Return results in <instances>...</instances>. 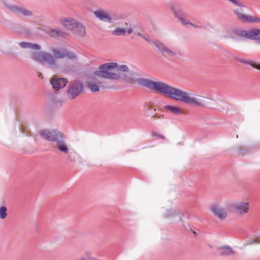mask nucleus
Here are the masks:
<instances>
[{"instance_id":"14","label":"nucleus","mask_w":260,"mask_h":260,"mask_svg":"<svg viewBox=\"0 0 260 260\" xmlns=\"http://www.w3.org/2000/svg\"><path fill=\"white\" fill-rule=\"evenodd\" d=\"M46 34H48L50 37L54 38H66L67 34L61 31L59 28L52 29L48 30L46 31Z\"/></svg>"},{"instance_id":"15","label":"nucleus","mask_w":260,"mask_h":260,"mask_svg":"<svg viewBox=\"0 0 260 260\" xmlns=\"http://www.w3.org/2000/svg\"><path fill=\"white\" fill-rule=\"evenodd\" d=\"M94 14L100 20L111 22L112 17L106 11L103 10H96L94 12Z\"/></svg>"},{"instance_id":"18","label":"nucleus","mask_w":260,"mask_h":260,"mask_svg":"<svg viewBox=\"0 0 260 260\" xmlns=\"http://www.w3.org/2000/svg\"><path fill=\"white\" fill-rule=\"evenodd\" d=\"M19 45L22 48H29L35 50H39L41 48V46L38 44L26 42H21L19 43Z\"/></svg>"},{"instance_id":"27","label":"nucleus","mask_w":260,"mask_h":260,"mask_svg":"<svg viewBox=\"0 0 260 260\" xmlns=\"http://www.w3.org/2000/svg\"><path fill=\"white\" fill-rule=\"evenodd\" d=\"M151 119L152 120H155L157 119L162 118L164 117L163 115L154 113V112H153V114L152 115H151Z\"/></svg>"},{"instance_id":"11","label":"nucleus","mask_w":260,"mask_h":260,"mask_svg":"<svg viewBox=\"0 0 260 260\" xmlns=\"http://www.w3.org/2000/svg\"><path fill=\"white\" fill-rule=\"evenodd\" d=\"M154 45L162 53H166L171 57H174L176 55V53L159 41L154 42Z\"/></svg>"},{"instance_id":"10","label":"nucleus","mask_w":260,"mask_h":260,"mask_svg":"<svg viewBox=\"0 0 260 260\" xmlns=\"http://www.w3.org/2000/svg\"><path fill=\"white\" fill-rule=\"evenodd\" d=\"M210 210L213 215L220 220H224L227 217V212H229L226 209V206L225 207H222L218 205H213L210 207Z\"/></svg>"},{"instance_id":"19","label":"nucleus","mask_w":260,"mask_h":260,"mask_svg":"<svg viewBox=\"0 0 260 260\" xmlns=\"http://www.w3.org/2000/svg\"><path fill=\"white\" fill-rule=\"evenodd\" d=\"M164 109L176 115H179L183 114V110L178 106L168 105L166 106Z\"/></svg>"},{"instance_id":"26","label":"nucleus","mask_w":260,"mask_h":260,"mask_svg":"<svg viewBox=\"0 0 260 260\" xmlns=\"http://www.w3.org/2000/svg\"><path fill=\"white\" fill-rule=\"evenodd\" d=\"M239 61L241 63L251 66V67H253L254 66L255 63L253 62V61L251 60H246L244 59H241L239 60Z\"/></svg>"},{"instance_id":"16","label":"nucleus","mask_w":260,"mask_h":260,"mask_svg":"<svg viewBox=\"0 0 260 260\" xmlns=\"http://www.w3.org/2000/svg\"><path fill=\"white\" fill-rule=\"evenodd\" d=\"M217 250L219 251V254L221 256H229L236 254V252L229 246L219 247Z\"/></svg>"},{"instance_id":"8","label":"nucleus","mask_w":260,"mask_h":260,"mask_svg":"<svg viewBox=\"0 0 260 260\" xmlns=\"http://www.w3.org/2000/svg\"><path fill=\"white\" fill-rule=\"evenodd\" d=\"M52 53L55 59L63 58H67L68 59H75L76 58V55L74 52L66 49H53Z\"/></svg>"},{"instance_id":"3","label":"nucleus","mask_w":260,"mask_h":260,"mask_svg":"<svg viewBox=\"0 0 260 260\" xmlns=\"http://www.w3.org/2000/svg\"><path fill=\"white\" fill-rule=\"evenodd\" d=\"M39 135L44 139L49 141L55 142L56 148L64 154H68V160L75 162L76 159L80 158V155L75 151L69 153V148L65 141L64 135L60 132L53 130L43 129L39 131Z\"/></svg>"},{"instance_id":"35","label":"nucleus","mask_w":260,"mask_h":260,"mask_svg":"<svg viewBox=\"0 0 260 260\" xmlns=\"http://www.w3.org/2000/svg\"><path fill=\"white\" fill-rule=\"evenodd\" d=\"M138 35L141 36L142 38H144V36L140 33H138Z\"/></svg>"},{"instance_id":"4","label":"nucleus","mask_w":260,"mask_h":260,"mask_svg":"<svg viewBox=\"0 0 260 260\" xmlns=\"http://www.w3.org/2000/svg\"><path fill=\"white\" fill-rule=\"evenodd\" d=\"M31 58L41 63H47L51 69H56L58 67L54 56L47 52H32L31 54Z\"/></svg>"},{"instance_id":"23","label":"nucleus","mask_w":260,"mask_h":260,"mask_svg":"<svg viewBox=\"0 0 260 260\" xmlns=\"http://www.w3.org/2000/svg\"><path fill=\"white\" fill-rule=\"evenodd\" d=\"M233 11L235 14L237 16L238 19L243 22V19L242 18V16L246 15L242 13L243 10L242 9H235L233 10Z\"/></svg>"},{"instance_id":"29","label":"nucleus","mask_w":260,"mask_h":260,"mask_svg":"<svg viewBox=\"0 0 260 260\" xmlns=\"http://www.w3.org/2000/svg\"><path fill=\"white\" fill-rule=\"evenodd\" d=\"M179 19L180 20L181 23L184 25H186L187 24L190 25L191 24V22L189 20L185 19L183 17V16L181 17V18H179Z\"/></svg>"},{"instance_id":"34","label":"nucleus","mask_w":260,"mask_h":260,"mask_svg":"<svg viewBox=\"0 0 260 260\" xmlns=\"http://www.w3.org/2000/svg\"><path fill=\"white\" fill-rule=\"evenodd\" d=\"M143 38L145 40H146L147 42H149V40H148V39L147 38H146V37H145L144 36V38Z\"/></svg>"},{"instance_id":"24","label":"nucleus","mask_w":260,"mask_h":260,"mask_svg":"<svg viewBox=\"0 0 260 260\" xmlns=\"http://www.w3.org/2000/svg\"><path fill=\"white\" fill-rule=\"evenodd\" d=\"M21 10L19 11L17 15H23L25 16H28L32 15V12L26 9L24 7H22L20 9Z\"/></svg>"},{"instance_id":"2","label":"nucleus","mask_w":260,"mask_h":260,"mask_svg":"<svg viewBox=\"0 0 260 260\" xmlns=\"http://www.w3.org/2000/svg\"><path fill=\"white\" fill-rule=\"evenodd\" d=\"M133 73L126 65H118L116 62H110L100 65L93 72L92 81L87 84L88 88L92 92H98L100 88H106V82L98 80L97 77L112 80L122 79L126 83H134Z\"/></svg>"},{"instance_id":"1","label":"nucleus","mask_w":260,"mask_h":260,"mask_svg":"<svg viewBox=\"0 0 260 260\" xmlns=\"http://www.w3.org/2000/svg\"><path fill=\"white\" fill-rule=\"evenodd\" d=\"M136 81L139 85L153 90L155 92L162 93L175 101L199 108L206 107L205 101L200 95L191 94L165 82L154 81L143 78H138Z\"/></svg>"},{"instance_id":"31","label":"nucleus","mask_w":260,"mask_h":260,"mask_svg":"<svg viewBox=\"0 0 260 260\" xmlns=\"http://www.w3.org/2000/svg\"><path fill=\"white\" fill-rule=\"evenodd\" d=\"M256 241H257V240H256V239H252L251 240L247 242V244L248 245L252 244L254 243L255 242H256Z\"/></svg>"},{"instance_id":"28","label":"nucleus","mask_w":260,"mask_h":260,"mask_svg":"<svg viewBox=\"0 0 260 260\" xmlns=\"http://www.w3.org/2000/svg\"><path fill=\"white\" fill-rule=\"evenodd\" d=\"M229 1H230L231 2H232L233 4H234L235 6H237L240 7H246V6L245 5L241 4V3H240L239 2H238L237 0H229Z\"/></svg>"},{"instance_id":"12","label":"nucleus","mask_w":260,"mask_h":260,"mask_svg":"<svg viewBox=\"0 0 260 260\" xmlns=\"http://www.w3.org/2000/svg\"><path fill=\"white\" fill-rule=\"evenodd\" d=\"M67 83L68 81L64 78H54L51 81L53 88L56 90L64 87Z\"/></svg>"},{"instance_id":"20","label":"nucleus","mask_w":260,"mask_h":260,"mask_svg":"<svg viewBox=\"0 0 260 260\" xmlns=\"http://www.w3.org/2000/svg\"><path fill=\"white\" fill-rule=\"evenodd\" d=\"M155 111V108L150 103L146 104L144 106V112L146 116H150Z\"/></svg>"},{"instance_id":"17","label":"nucleus","mask_w":260,"mask_h":260,"mask_svg":"<svg viewBox=\"0 0 260 260\" xmlns=\"http://www.w3.org/2000/svg\"><path fill=\"white\" fill-rule=\"evenodd\" d=\"M133 30L132 28H123L121 27L116 28L112 32V34L114 36H125L126 32H127L128 34H130L132 33Z\"/></svg>"},{"instance_id":"13","label":"nucleus","mask_w":260,"mask_h":260,"mask_svg":"<svg viewBox=\"0 0 260 260\" xmlns=\"http://www.w3.org/2000/svg\"><path fill=\"white\" fill-rule=\"evenodd\" d=\"M169 9L175 17L178 19L181 18L184 15L183 10L178 6L171 4L169 5Z\"/></svg>"},{"instance_id":"32","label":"nucleus","mask_w":260,"mask_h":260,"mask_svg":"<svg viewBox=\"0 0 260 260\" xmlns=\"http://www.w3.org/2000/svg\"><path fill=\"white\" fill-rule=\"evenodd\" d=\"M254 68H255L257 70H260V66L259 65H257L255 63L254 64V66L253 67Z\"/></svg>"},{"instance_id":"25","label":"nucleus","mask_w":260,"mask_h":260,"mask_svg":"<svg viewBox=\"0 0 260 260\" xmlns=\"http://www.w3.org/2000/svg\"><path fill=\"white\" fill-rule=\"evenodd\" d=\"M7 207L5 206H2L0 207V218L5 219L7 216Z\"/></svg>"},{"instance_id":"22","label":"nucleus","mask_w":260,"mask_h":260,"mask_svg":"<svg viewBox=\"0 0 260 260\" xmlns=\"http://www.w3.org/2000/svg\"><path fill=\"white\" fill-rule=\"evenodd\" d=\"M21 6H19L15 5H11L7 6V8H8V9L10 10L12 12H13L14 13L16 14V15H17L19 11L21 10L20 9L21 8Z\"/></svg>"},{"instance_id":"9","label":"nucleus","mask_w":260,"mask_h":260,"mask_svg":"<svg viewBox=\"0 0 260 260\" xmlns=\"http://www.w3.org/2000/svg\"><path fill=\"white\" fill-rule=\"evenodd\" d=\"M238 36L246 38L250 40H256L260 41V29L252 28L248 30H239L237 32Z\"/></svg>"},{"instance_id":"33","label":"nucleus","mask_w":260,"mask_h":260,"mask_svg":"<svg viewBox=\"0 0 260 260\" xmlns=\"http://www.w3.org/2000/svg\"><path fill=\"white\" fill-rule=\"evenodd\" d=\"M190 25H191V26H193V27H194L195 28L201 27H202V26H197V25H195V24H194L192 23L191 22V24H190Z\"/></svg>"},{"instance_id":"6","label":"nucleus","mask_w":260,"mask_h":260,"mask_svg":"<svg viewBox=\"0 0 260 260\" xmlns=\"http://www.w3.org/2000/svg\"><path fill=\"white\" fill-rule=\"evenodd\" d=\"M83 89V84L81 81L74 80L69 85L67 96L69 99L73 100L81 94Z\"/></svg>"},{"instance_id":"5","label":"nucleus","mask_w":260,"mask_h":260,"mask_svg":"<svg viewBox=\"0 0 260 260\" xmlns=\"http://www.w3.org/2000/svg\"><path fill=\"white\" fill-rule=\"evenodd\" d=\"M63 24L65 27L76 36L83 37L86 34L85 26L75 20H65L63 21Z\"/></svg>"},{"instance_id":"30","label":"nucleus","mask_w":260,"mask_h":260,"mask_svg":"<svg viewBox=\"0 0 260 260\" xmlns=\"http://www.w3.org/2000/svg\"><path fill=\"white\" fill-rule=\"evenodd\" d=\"M154 136L157 137V138H158V139H165V136L162 135L156 134H154Z\"/></svg>"},{"instance_id":"7","label":"nucleus","mask_w":260,"mask_h":260,"mask_svg":"<svg viewBox=\"0 0 260 260\" xmlns=\"http://www.w3.org/2000/svg\"><path fill=\"white\" fill-rule=\"evenodd\" d=\"M226 209L230 212L235 211L240 215H245L248 213L249 209V205L248 202H240L230 203L226 205Z\"/></svg>"},{"instance_id":"21","label":"nucleus","mask_w":260,"mask_h":260,"mask_svg":"<svg viewBox=\"0 0 260 260\" xmlns=\"http://www.w3.org/2000/svg\"><path fill=\"white\" fill-rule=\"evenodd\" d=\"M242 18L243 19V22H260V19L255 16H243Z\"/></svg>"}]
</instances>
